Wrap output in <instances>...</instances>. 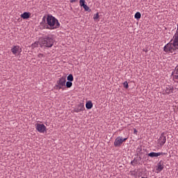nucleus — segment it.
I'll return each instance as SVG.
<instances>
[{
    "mask_svg": "<svg viewBox=\"0 0 178 178\" xmlns=\"http://www.w3.org/2000/svg\"><path fill=\"white\" fill-rule=\"evenodd\" d=\"M83 7L86 11H88L90 10V7H88V6L86 4H85Z\"/></svg>",
    "mask_w": 178,
    "mask_h": 178,
    "instance_id": "nucleus-21",
    "label": "nucleus"
},
{
    "mask_svg": "<svg viewBox=\"0 0 178 178\" xmlns=\"http://www.w3.org/2000/svg\"><path fill=\"white\" fill-rule=\"evenodd\" d=\"M67 79L68 81H73L74 78H73V74H70L67 76Z\"/></svg>",
    "mask_w": 178,
    "mask_h": 178,
    "instance_id": "nucleus-18",
    "label": "nucleus"
},
{
    "mask_svg": "<svg viewBox=\"0 0 178 178\" xmlns=\"http://www.w3.org/2000/svg\"><path fill=\"white\" fill-rule=\"evenodd\" d=\"M45 56L44 55V54H38V57L40 58V59H42V58H44Z\"/></svg>",
    "mask_w": 178,
    "mask_h": 178,
    "instance_id": "nucleus-22",
    "label": "nucleus"
},
{
    "mask_svg": "<svg viewBox=\"0 0 178 178\" xmlns=\"http://www.w3.org/2000/svg\"><path fill=\"white\" fill-rule=\"evenodd\" d=\"M127 140V138H120V136H118V138H116V139H115V142H114V146L115 147H119L122 145V143L126 141Z\"/></svg>",
    "mask_w": 178,
    "mask_h": 178,
    "instance_id": "nucleus-6",
    "label": "nucleus"
},
{
    "mask_svg": "<svg viewBox=\"0 0 178 178\" xmlns=\"http://www.w3.org/2000/svg\"><path fill=\"white\" fill-rule=\"evenodd\" d=\"M134 134H137L136 129H134Z\"/></svg>",
    "mask_w": 178,
    "mask_h": 178,
    "instance_id": "nucleus-27",
    "label": "nucleus"
},
{
    "mask_svg": "<svg viewBox=\"0 0 178 178\" xmlns=\"http://www.w3.org/2000/svg\"><path fill=\"white\" fill-rule=\"evenodd\" d=\"M131 176H136V174L134 173V172H131Z\"/></svg>",
    "mask_w": 178,
    "mask_h": 178,
    "instance_id": "nucleus-26",
    "label": "nucleus"
},
{
    "mask_svg": "<svg viewBox=\"0 0 178 178\" xmlns=\"http://www.w3.org/2000/svg\"><path fill=\"white\" fill-rule=\"evenodd\" d=\"M164 168L163 166V163L161 162H159L157 165V169L156 170H158L159 172H161L163 170V169Z\"/></svg>",
    "mask_w": 178,
    "mask_h": 178,
    "instance_id": "nucleus-13",
    "label": "nucleus"
},
{
    "mask_svg": "<svg viewBox=\"0 0 178 178\" xmlns=\"http://www.w3.org/2000/svg\"><path fill=\"white\" fill-rule=\"evenodd\" d=\"M123 86H124L125 88H129L128 82H127V81H125L123 83Z\"/></svg>",
    "mask_w": 178,
    "mask_h": 178,
    "instance_id": "nucleus-23",
    "label": "nucleus"
},
{
    "mask_svg": "<svg viewBox=\"0 0 178 178\" xmlns=\"http://www.w3.org/2000/svg\"><path fill=\"white\" fill-rule=\"evenodd\" d=\"M36 130L42 134H44L47 131V127H45L44 124H37L35 125Z\"/></svg>",
    "mask_w": 178,
    "mask_h": 178,
    "instance_id": "nucleus-8",
    "label": "nucleus"
},
{
    "mask_svg": "<svg viewBox=\"0 0 178 178\" xmlns=\"http://www.w3.org/2000/svg\"><path fill=\"white\" fill-rule=\"evenodd\" d=\"M177 31H178V24H177Z\"/></svg>",
    "mask_w": 178,
    "mask_h": 178,
    "instance_id": "nucleus-28",
    "label": "nucleus"
},
{
    "mask_svg": "<svg viewBox=\"0 0 178 178\" xmlns=\"http://www.w3.org/2000/svg\"><path fill=\"white\" fill-rule=\"evenodd\" d=\"M70 3H76L77 1H79V0H70Z\"/></svg>",
    "mask_w": 178,
    "mask_h": 178,
    "instance_id": "nucleus-25",
    "label": "nucleus"
},
{
    "mask_svg": "<svg viewBox=\"0 0 178 178\" xmlns=\"http://www.w3.org/2000/svg\"><path fill=\"white\" fill-rule=\"evenodd\" d=\"M65 85L67 88H70L73 86V83L72 81H68L65 83Z\"/></svg>",
    "mask_w": 178,
    "mask_h": 178,
    "instance_id": "nucleus-17",
    "label": "nucleus"
},
{
    "mask_svg": "<svg viewBox=\"0 0 178 178\" xmlns=\"http://www.w3.org/2000/svg\"><path fill=\"white\" fill-rule=\"evenodd\" d=\"M66 86V78L62 76L58 80H57L56 84L54 88L56 90H65V86Z\"/></svg>",
    "mask_w": 178,
    "mask_h": 178,
    "instance_id": "nucleus-4",
    "label": "nucleus"
},
{
    "mask_svg": "<svg viewBox=\"0 0 178 178\" xmlns=\"http://www.w3.org/2000/svg\"><path fill=\"white\" fill-rule=\"evenodd\" d=\"M39 44H40V41L39 42H35L34 43H33L31 44V47L33 49L37 48V47H38Z\"/></svg>",
    "mask_w": 178,
    "mask_h": 178,
    "instance_id": "nucleus-16",
    "label": "nucleus"
},
{
    "mask_svg": "<svg viewBox=\"0 0 178 178\" xmlns=\"http://www.w3.org/2000/svg\"><path fill=\"white\" fill-rule=\"evenodd\" d=\"M92 102L91 101H88V102H86V107L87 109H91L92 108Z\"/></svg>",
    "mask_w": 178,
    "mask_h": 178,
    "instance_id": "nucleus-14",
    "label": "nucleus"
},
{
    "mask_svg": "<svg viewBox=\"0 0 178 178\" xmlns=\"http://www.w3.org/2000/svg\"><path fill=\"white\" fill-rule=\"evenodd\" d=\"M177 49H178V44L175 43V41L173 42H168L163 47V50L166 53H174Z\"/></svg>",
    "mask_w": 178,
    "mask_h": 178,
    "instance_id": "nucleus-3",
    "label": "nucleus"
},
{
    "mask_svg": "<svg viewBox=\"0 0 178 178\" xmlns=\"http://www.w3.org/2000/svg\"><path fill=\"white\" fill-rule=\"evenodd\" d=\"M142 178H147V177H142Z\"/></svg>",
    "mask_w": 178,
    "mask_h": 178,
    "instance_id": "nucleus-30",
    "label": "nucleus"
},
{
    "mask_svg": "<svg viewBox=\"0 0 178 178\" xmlns=\"http://www.w3.org/2000/svg\"><path fill=\"white\" fill-rule=\"evenodd\" d=\"M177 79H178V75H177Z\"/></svg>",
    "mask_w": 178,
    "mask_h": 178,
    "instance_id": "nucleus-29",
    "label": "nucleus"
},
{
    "mask_svg": "<svg viewBox=\"0 0 178 178\" xmlns=\"http://www.w3.org/2000/svg\"><path fill=\"white\" fill-rule=\"evenodd\" d=\"M85 109L86 108L84 107V104L79 103L75 106L73 112L78 113L84 111Z\"/></svg>",
    "mask_w": 178,
    "mask_h": 178,
    "instance_id": "nucleus-7",
    "label": "nucleus"
},
{
    "mask_svg": "<svg viewBox=\"0 0 178 178\" xmlns=\"http://www.w3.org/2000/svg\"><path fill=\"white\" fill-rule=\"evenodd\" d=\"M79 3L81 7H83L86 5V0H80Z\"/></svg>",
    "mask_w": 178,
    "mask_h": 178,
    "instance_id": "nucleus-20",
    "label": "nucleus"
},
{
    "mask_svg": "<svg viewBox=\"0 0 178 178\" xmlns=\"http://www.w3.org/2000/svg\"><path fill=\"white\" fill-rule=\"evenodd\" d=\"M22 51V48H20V46H19V45H14L11 48V52L15 56H17V53H21Z\"/></svg>",
    "mask_w": 178,
    "mask_h": 178,
    "instance_id": "nucleus-9",
    "label": "nucleus"
},
{
    "mask_svg": "<svg viewBox=\"0 0 178 178\" xmlns=\"http://www.w3.org/2000/svg\"><path fill=\"white\" fill-rule=\"evenodd\" d=\"M135 19H140L141 18V14L140 13V12H137L136 14H135V16H134Z\"/></svg>",
    "mask_w": 178,
    "mask_h": 178,
    "instance_id": "nucleus-19",
    "label": "nucleus"
},
{
    "mask_svg": "<svg viewBox=\"0 0 178 178\" xmlns=\"http://www.w3.org/2000/svg\"><path fill=\"white\" fill-rule=\"evenodd\" d=\"M167 154H168L167 153H163V152H158V153L151 152L148 154V156L151 158H154V157H158L160 156H165Z\"/></svg>",
    "mask_w": 178,
    "mask_h": 178,
    "instance_id": "nucleus-11",
    "label": "nucleus"
},
{
    "mask_svg": "<svg viewBox=\"0 0 178 178\" xmlns=\"http://www.w3.org/2000/svg\"><path fill=\"white\" fill-rule=\"evenodd\" d=\"M173 91L174 87L171 85H168L165 89V94L170 95L171 93H173Z\"/></svg>",
    "mask_w": 178,
    "mask_h": 178,
    "instance_id": "nucleus-10",
    "label": "nucleus"
},
{
    "mask_svg": "<svg viewBox=\"0 0 178 178\" xmlns=\"http://www.w3.org/2000/svg\"><path fill=\"white\" fill-rule=\"evenodd\" d=\"M31 17V13L29 12H24L21 15V17L24 19H28Z\"/></svg>",
    "mask_w": 178,
    "mask_h": 178,
    "instance_id": "nucleus-12",
    "label": "nucleus"
},
{
    "mask_svg": "<svg viewBox=\"0 0 178 178\" xmlns=\"http://www.w3.org/2000/svg\"><path fill=\"white\" fill-rule=\"evenodd\" d=\"M39 44L41 48H51L54 44V40L51 37L45 36L39 40Z\"/></svg>",
    "mask_w": 178,
    "mask_h": 178,
    "instance_id": "nucleus-2",
    "label": "nucleus"
},
{
    "mask_svg": "<svg viewBox=\"0 0 178 178\" xmlns=\"http://www.w3.org/2000/svg\"><path fill=\"white\" fill-rule=\"evenodd\" d=\"M165 142H166V136H165V134L164 132H163V134H161V136H159L157 140L158 147H162L165 143Z\"/></svg>",
    "mask_w": 178,
    "mask_h": 178,
    "instance_id": "nucleus-5",
    "label": "nucleus"
},
{
    "mask_svg": "<svg viewBox=\"0 0 178 178\" xmlns=\"http://www.w3.org/2000/svg\"><path fill=\"white\" fill-rule=\"evenodd\" d=\"M99 18V13H96L95 15H94V19H98Z\"/></svg>",
    "mask_w": 178,
    "mask_h": 178,
    "instance_id": "nucleus-24",
    "label": "nucleus"
},
{
    "mask_svg": "<svg viewBox=\"0 0 178 178\" xmlns=\"http://www.w3.org/2000/svg\"><path fill=\"white\" fill-rule=\"evenodd\" d=\"M174 41L178 45V31H176V33H175V34L174 35Z\"/></svg>",
    "mask_w": 178,
    "mask_h": 178,
    "instance_id": "nucleus-15",
    "label": "nucleus"
},
{
    "mask_svg": "<svg viewBox=\"0 0 178 178\" xmlns=\"http://www.w3.org/2000/svg\"><path fill=\"white\" fill-rule=\"evenodd\" d=\"M40 26L42 29L54 31L58 29L60 27V23L56 17L49 14L47 16L44 15L42 17V22L40 23Z\"/></svg>",
    "mask_w": 178,
    "mask_h": 178,
    "instance_id": "nucleus-1",
    "label": "nucleus"
}]
</instances>
